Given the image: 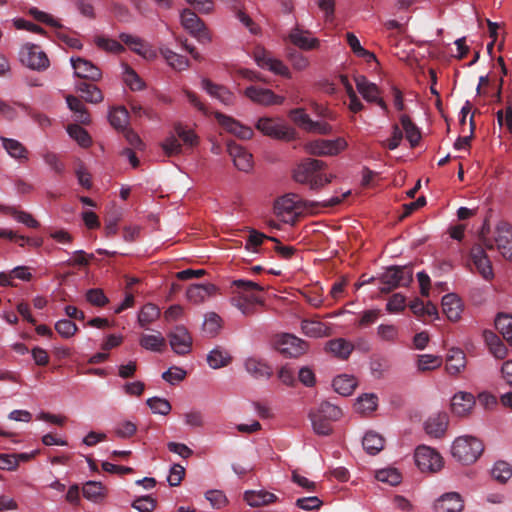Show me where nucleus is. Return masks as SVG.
Listing matches in <instances>:
<instances>
[{"instance_id":"nucleus-54","label":"nucleus","mask_w":512,"mask_h":512,"mask_svg":"<svg viewBox=\"0 0 512 512\" xmlns=\"http://www.w3.org/2000/svg\"><path fill=\"white\" fill-rule=\"evenodd\" d=\"M376 479L391 486L401 482V474L395 468L381 469L376 472Z\"/></svg>"},{"instance_id":"nucleus-7","label":"nucleus","mask_w":512,"mask_h":512,"mask_svg":"<svg viewBox=\"0 0 512 512\" xmlns=\"http://www.w3.org/2000/svg\"><path fill=\"white\" fill-rule=\"evenodd\" d=\"M256 128L264 135L278 140L291 141L295 139V130L276 120L268 117L260 118L256 123Z\"/></svg>"},{"instance_id":"nucleus-40","label":"nucleus","mask_w":512,"mask_h":512,"mask_svg":"<svg viewBox=\"0 0 512 512\" xmlns=\"http://www.w3.org/2000/svg\"><path fill=\"white\" fill-rule=\"evenodd\" d=\"M76 89L82 93V97L86 102L97 104L103 100L102 91L94 84L80 82Z\"/></svg>"},{"instance_id":"nucleus-53","label":"nucleus","mask_w":512,"mask_h":512,"mask_svg":"<svg viewBox=\"0 0 512 512\" xmlns=\"http://www.w3.org/2000/svg\"><path fill=\"white\" fill-rule=\"evenodd\" d=\"M491 474L495 480L505 483L512 476V467L505 461H498L494 464Z\"/></svg>"},{"instance_id":"nucleus-14","label":"nucleus","mask_w":512,"mask_h":512,"mask_svg":"<svg viewBox=\"0 0 512 512\" xmlns=\"http://www.w3.org/2000/svg\"><path fill=\"white\" fill-rule=\"evenodd\" d=\"M491 242L504 258L512 260V226L508 223H500Z\"/></svg>"},{"instance_id":"nucleus-4","label":"nucleus","mask_w":512,"mask_h":512,"mask_svg":"<svg viewBox=\"0 0 512 512\" xmlns=\"http://www.w3.org/2000/svg\"><path fill=\"white\" fill-rule=\"evenodd\" d=\"M484 450L483 443L473 436H460L453 442L452 456L463 464L474 463Z\"/></svg>"},{"instance_id":"nucleus-47","label":"nucleus","mask_w":512,"mask_h":512,"mask_svg":"<svg viewBox=\"0 0 512 512\" xmlns=\"http://www.w3.org/2000/svg\"><path fill=\"white\" fill-rule=\"evenodd\" d=\"M309 418L316 434L327 436L332 432L331 421L327 418L321 417L313 411L309 413Z\"/></svg>"},{"instance_id":"nucleus-22","label":"nucleus","mask_w":512,"mask_h":512,"mask_svg":"<svg viewBox=\"0 0 512 512\" xmlns=\"http://www.w3.org/2000/svg\"><path fill=\"white\" fill-rule=\"evenodd\" d=\"M244 367L255 379H269L273 375L272 367L263 359L249 357L244 362Z\"/></svg>"},{"instance_id":"nucleus-19","label":"nucleus","mask_w":512,"mask_h":512,"mask_svg":"<svg viewBox=\"0 0 512 512\" xmlns=\"http://www.w3.org/2000/svg\"><path fill=\"white\" fill-rule=\"evenodd\" d=\"M218 123L228 132L234 134L240 139H250L253 136V130L250 127L241 125L235 119L226 116L220 112L215 113Z\"/></svg>"},{"instance_id":"nucleus-27","label":"nucleus","mask_w":512,"mask_h":512,"mask_svg":"<svg viewBox=\"0 0 512 512\" xmlns=\"http://www.w3.org/2000/svg\"><path fill=\"white\" fill-rule=\"evenodd\" d=\"M326 350L335 357L346 360L354 350V345L344 338H336L326 343Z\"/></svg>"},{"instance_id":"nucleus-37","label":"nucleus","mask_w":512,"mask_h":512,"mask_svg":"<svg viewBox=\"0 0 512 512\" xmlns=\"http://www.w3.org/2000/svg\"><path fill=\"white\" fill-rule=\"evenodd\" d=\"M357 386V382L353 376L349 375H339L334 378L333 380V387L334 390L342 395V396H349L353 393Z\"/></svg>"},{"instance_id":"nucleus-57","label":"nucleus","mask_w":512,"mask_h":512,"mask_svg":"<svg viewBox=\"0 0 512 512\" xmlns=\"http://www.w3.org/2000/svg\"><path fill=\"white\" fill-rule=\"evenodd\" d=\"M377 335L383 341L395 342L399 337V329L392 324H381L377 328Z\"/></svg>"},{"instance_id":"nucleus-2","label":"nucleus","mask_w":512,"mask_h":512,"mask_svg":"<svg viewBox=\"0 0 512 512\" xmlns=\"http://www.w3.org/2000/svg\"><path fill=\"white\" fill-rule=\"evenodd\" d=\"M326 166L322 160L305 158L294 169L293 178L298 183L309 185L311 190H319L335 177L324 172Z\"/></svg>"},{"instance_id":"nucleus-39","label":"nucleus","mask_w":512,"mask_h":512,"mask_svg":"<svg viewBox=\"0 0 512 512\" xmlns=\"http://www.w3.org/2000/svg\"><path fill=\"white\" fill-rule=\"evenodd\" d=\"M364 450L370 455H376L384 448V438L375 433L367 432L362 440Z\"/></svg>"},{"instance_id":"nucleus-32","label":"nucleus","mask_w":512,"mask_h":512,"mask_svg":"<svg viewBox=\"0 0 512 512\" xmlns=\"http://www.w3.org/2000/svg\"><path fill=\"white\" fill-rule=\"evenodd\" d=\"M244 499L248 505L252 507H259L263 505H268L276 501L277 497L275 494L270 493L268 491L260 490V491H246L244 494Z\"/></svg>"},{"instance_id":"nucleus-61","label":"nucleus","mask_w":512,"mask_h":512,"mask_svg":"<svg viewBox=\"0 0 512 512\" xmlns=\"http://www.w3.org/2000/svg\"><path fill=\"white\" fill-rule=\"evenodd\" d=\"M95 43L99 48L109 52L121 53L125 51L124 46L120 42L105 37H97Z\"/></svg>"},{"instance_id":"nucleus-17","label":"nucleus","mask_w":512,"mask_h":512,"mask_svg":"<svg viewBox=\"0 0 512 512\" xmlns=\"http://www.w3.org/2000/svg\"><path fill=\"white\" fill-rule=\"evenodd\" d=\"M71 64L74 73L77 77L88 79L91 81H98L102 77V72L99 67L94 65L91 61L81 57L71 58Z\"/></svg>"},{"instance_id":"nucleus-8","label":"nucleus","mask_w":512,"mask_h":512,"mask_svg":"<svg viewBox=\"0 0 512 512\" xmlns=\"http://www.w3.org/2000/svg\"><path fill=\"white\" fill-rule=\"evenodd\" d=\"M275 348L284 356L299 357L303 355L307 349L308 344L304 340L292 335L283 334L275 340Z\"/></svg>"},{"instance_id":"nucleus-34","label":"nucleus","mask_w":512,"mask_h":512,"mask_svg":"<svg viewBox=\"0 0 512 512\" xmlns=\"http://www.w3.org/2000/svg\"><path fill=\"white\" fill-rule=\"evenodd\" d=\"M139 344L142 348L153 352H162L166 347V340L160 332L157 334H143L140 337Z\"/></svg>"},{"instance_id":"nucleus-9","label":"nucleus","mask_w":512,"mask_h":512,"mask_svg":"<svg viewBox=\"0 0 512 512\" xmlns=\"http://www.w3.org/2000/svg\"><path fill=\"white\" fill-rule=\"evenodd\" d=\"M415 462L421 471L435 472L442 468L441 455L428 446H419L415 451Z\"/></svg>"},{"instance_id":"nucleus-55","label":"nucleus","mask_w":512,"mask_h":512,"mask_svg":"<svg viewBox=\"0 0 512 512\" xmlns=\"http://www.w3.org/2000/svg\"><path fill=\"white\" fill-rule=\"evenodd\" d=\"M68 134L75 139L82 147H88L91 144V137L88 132L77 124L69 125Z\"/></svg>"},{"instance_id":"nucleus-44","label":"nucleus","mask_w":512,"mask_h":512,"mask_svg":"<svg viewBox=\"0 0 512 512\" xmlns=\"http://www.w3.org/2000/svg\"><path fill=\"white\" fill-rule=\"evenodd\" d=\"M346 40L353 53L358 57L364 58L367 62L376 60V57L372 52L364 49L361 46L360 41L356 37V35H354L351 32H348L346 33Z\"/></svg>"},{"instance_id":"nucleus-6","label":"nucleus","mask_w":512,"mask_h":512,"mask_svg":"<svg viewBox=\"0 0 512 512\" xmlns=\"http://www.w3.org/2000/svg\"><path fill=\"white\" fill-rule=\"evenodd\" d=\"M347 147L344 138L338 137L334 140L316 139L304 144V151L313 156H335Z\"/></svg>"},{"instance_id":"nucleus-31","label":"nucleus","mask_w":512,"mask_h":512,"mask_svg":"<svg viewBox=\"0 0 512 512\" xmlns=\"http://www.w3.org/2000/svg\"><path fill=\"white\" fill-rule=\"evenodd\" d=\"M399 120L405 132V137L409 141L411 147H416L421 140L420 129L406 114H401Z\"/></svg>"},{"instance_id":"nucleus-28","label":"nucleus","mask_w":512,"mask_h":512,"mask_svg":"<svg viewBox=\"0 0 512 512\" xmlns=\"http://www.w3.org/2000/svg\"><path fill=\"white\" fill-rule=\"evenodd\" d=\"M216 292V286L208 284H194L188 287L186 295L189 301L201 303Z\"/></svg>"},{"instance_id":"nucleus-41","label":"nucleus","mask_w":512,"mask_h":512,"mask_svg":"<svg viewBox=\"0 0 512 512\" xmlns=\"http://www.w3.org/2000/svg\"><path fill=\"white\" fill-rule=\"evenodd\" d=\"M0 211L5 214L11 215L15 220L25 224L30 228L39 227V222L33 216L25 211H19L14 207L0 205Z\"/></svg>"},{"instance_id":"nucleus-59","label":"nucleus","mask_w":512,"mask_h":512,"mask_svg":"<svg viewBox=\"0 0 512 512\" xmlns=\"http://www.w3.org/2000/svg\"><path fill=\"white\" fill-rule=\"evenodd\" d=\"M149 408L153 411V413L167 415L171 411L170 403L163 398L152 397L147 399L146 401Z\"/></svg>"},{"instance_id":"nucleus-52","label":"nucleus","mask_w":512,"mask_h":512,"mask_svg":"<svg viewBox=\"0 0 512 512\" xmlns=\"http://www.w3.org/2000/svg\"><path fill=\"white\" fill-rule=\"evenodd\" d=\"M378 398L375 394H364L359 397L355 404L356 411L366 414L374 411L377 408Z\"/></svg>"},{"instance_id":"nucleus-62","label":"nucleus","mask_w":512,"mask_h":512,"mask_svg":"<svg viewBox=\"0 0 512 512\" xmlns=\"http://www.w3.org/2000/svg\"><path fill=\"white\" fill-rule=\"evenodd\" d=\"M86 300L90 304L98 307L106 305L109 301L103 290L99 288L89 289L86 292Z\"/></svg>"},{"instance_id":"nucleus-23","label":"nucleus","mask_w":512,"mask_h":512,"mask_svg":"<svg viewBox=\"0 0 512 512\" xmlns=\"http://www.w3.org/2000/svg\"><path fill=\"white\" fill-rule=\"evenodd\" d=\"M475 404L474 396L468 392L456 393L451 400L453 414L462 417L467 415Z\"/></svg>"},{"instance_id":"nucleus-35","label":"nucleus","mask_w":512,"mask_h":512,"mask_svg":"<svg viewBox=\"0 0 512 512\" xmlns=\"http://www.w3.org/2000/svg\"><path fill=\"white\" fill-rule=\"evenodd\" d=\"M160 54L168 65L175 70L182 71L189 67V60L185 56L177 54L167 47L160 48Z\"/></svg>"},{"instance_id":"nucleus-60","label":"nucleus","mask_w":512,"mask_h":512,"mask_svg":"<svg viewBox=\"0 0 512 512\" xmlns=\"http://www.w3.org/2000/svg\"><path fill=\"white\" fill-rule=\"evenodd\" d=\"M441 365L440 358L430 355L423 354L418 357L417 367L420 371H428L438 368Z\"/></svg>"},{"instance_id":"nucleus-56","label":"nucleus","mask_w":512,"mask_h":512,"mask_svg":"<svg viewBox=\"0 0 512 512\" xmlns=\"http://www.w3.org/2000/svg\"><path fill=\"white\" fill-rule=\"evenodd\" d=\"M221 327V318L214 312L208 313L203 323V331L210 336H215Z\"/></svg>"},{"instance_id":"nucleus-63","label":"nucleus","mask_w":512,"mask_h":512,"mask_svg":"<svg viewBox=\"0 0 512 512\" xmlns=\"http://www.w3.org/2000/svg\"><path fill=\"white\" fill-rule=\"evenodd\" d=\"M45 163L57 174L61 175L65 171L64 163L59 159L58 155L53 152H47L43 155Z\"/></svg>"},{"instance_id":"nucleus-36","label":"nucleus","mask_w":512,"mask_h":512,"mask_svg":"<svg viewBox=\"0 0 512 512\" xmlns=\"http://www.w3.org/2000/svg\"><path fill=\"white\" fill-rule=\"evenodd\" d=\"M290 41L297 47L303 50H311L319 45V41L316 38H308L304 35V32L298 27L294 28L289 34Z\"/></svg>"},{"instance_id":"nucleus-33","label":"nucleus","mask_w":512,"mask_h":512,"mask_svg":"<svg viewBox=\"0 0 512 512\" xmlns=\"http://www.w3.org/2000/svg\"><path fill=\"white\" fill-rule=\"evenodd\" d=\"M83 496L95 503H100L106 497L107 489L101 482L88 481L84 484Z\"/></svg>"},{"instance_id":"nucleus-64","label":"nucleus","mask_w":512,"mask_h":512,"mask_svg":"<svg viewBox=\"0 0 512 512\" xmlns=\"http://www.w3.org/2000/svg\"><path fill=\"white\" fill-rule=\"evenodd\" d=\"M132 507L140 512H151L156 507V501L150 496H143L134 500Z\"/></svg>"},{"instance_id":"nucleus-20","label":"nucleus","mask_w":512,"mask_h":512,"mask_svg":"<svg viewBox=\"0 0 512 512\" xmlns=\"http://www.w3.org/2000/svg\"><path fill=\"white\" fill-rule=\"evenodd\" d=\"M227 151L240 171L248 172L252 168V155L242 146L231 141L227 143Z\"/></svg>"},{"instance_id":"nucleus-42","label":"nucleus","mask_w":512,"mask_h":512,"mask_svg":"<svg viewBox=\"0 0 512 512\" xmlns=\"http://www.w3.org/2000/svg\"><path fill=\"white\" fill-rule=\"evenodd\" d=\"M232 358L227 351L217 347L207 355V363L213 369H219L227 366Z\"/></svg>"},{"instance_id":"nucleus-45","label":"nucleus","mask_w":512,"mask_h":512,"mask_svg":"<svg viewBox=\"0 0 512 512\" xmlns=\"http://www.w3.org/2000/svg\"><path fill=\"white\" fill-rule=\"evenodd\" d=\"M495 327L503 338L512 346V317L499 314L495 319Z\"/></svg>"},{"instance_id":"nucleus-1","label":"nucleus","mask_w":512,"mask_h":512,"mask_svg":"<svg viewBox=\"0 0 512 512\" xmlns=\"http://www.w3.org/2000/svg\"><path fill=\"white\" fill-rule=\"evenodd\" d=\"M231 289L233 296L231 304L239 309L245 316L254 315L257 312L256 305H263L264 301L253 293L263 291L264 288L256 282L246 279L232 281Z\"/></svg>"},{"instance_id":"nucleus-11","label":"nucleus","mask_w":512,"mask_h":512,"mask_svg":"<svg viewBox=\"0 0 512 512\" xmlns=\"http://www.w3.org/2000/svg\"><path fill=\"white\" fill-rule=\"evenodd\" d=\"M356 88L362 97L370 103H376L385 114H388L389 109L387 103L380 97V89L375 83L368 81L363 75L355 76L354 78Z\"/></svg>"},{"instance_id":"nucleus-38","label":"nucleus","mask_w":512,"mask_h":512,"mask_svg":"<svg viewBox=\"0 0 512 512\" xmlns=\"http://www.w3.org/2000/svg\"><path fill=\"white\" fill-rule=\"evenodd\" d=\"M3 144L4 149L7 151V153L18 160H27L28 159V151L23 146L22 143H20L18 140L10 139L6 137L0 138Z\"/></svg>"},{"instance_id":"nucleus-24","label":"nucleus","mask_w":512,"mask_h":512,"mask_svg":"<svg viewBox=\"0 0 512 512\" xmlns=\"http://www.w3.org/2000/svg\"><path fill=\"white\" fill-rule=\"evenodd\" d=\"M202 87L210 96L218 99L224 105L233 104L234 95L225 86L213 83L209 79H203Z\"/></svg>"},{"instance_id":"nucleus-46","label":"nucleus","mask_w":512,"mask_h":512,"mask_svg":"<svg viewBox=\"0 0 512 512\" xmlns=\"http://www.w3.org/2000/svg\"><path fill=\"white\" fill-rule=\"evenodd\" d=\"M160 316V309L151 303L143 306L138 314V322L141 327L146 328L147 325L155 321Z\"/></svg>"},{"instance_id":"nucleus-10","label":"nucleus","mask_w":512,"mask_h":512,"mask_svg":"<svg viewBox=\"0 0 512 512\" xmlns=\"http://www.w3.org/2000/svg\"><path fill=\"white\" fill-rule=\"evenodd\" d=\"M21 62L27 67L42 71L48 68L49 60L47 55L34 44H25L20 51Z\"/></svg>"},{"instance_id":"nucleus-18","label":"nucleus","mask_w":512,"mask_h":512,"mask_svg":"<svg viewBox=\"0 0 512 512\" xmlns=\"http://www.w3.org/2000/svg\"><path fill=\"white\" fill-rule=\"evenodd\" d=\"M119 39L133 52L137 53L143 58L147 60H153L156 58V52L151 47H149L140 37L127 33H121L119 35Z\"/></svg>"},{"instance_id":"nucleus-5","label":"nucleus","mask_w":512,"mask_h":512,"mask_svg":"<svg viewBox=\"0 0 512 512\" xmlns=\"http://www.w3.org/2000/svg\"><path fill=\"white\" fill-rule=\"evenodd\" d=\"M413 280V270L410 266H391L379 277L381 293H390L398 287H406Z\"/></svg>"},{"instance_id":"nucleus-50","label":"nucleus","mask_w":512,"mask_h":512,"mask_svg":"<svg viewBox=\"0 0 512 512\" xmlns=\"http://www.w3.org/2000/svg\"><path fill=\"white\" fill-rule=\"evenodd\" d=\"M124 82L133 91H141L145 88L144 81L136 71L127 64L124 65Z\"/></svg>"},{"instance_id":"nucleus-49","label":"nucleus","mask_w":512,"mask_h":512,"mask_svg":"<svg viewBox=\"0 0 512 512\" xmlns=\"http://www.w3.org/2000/svg\"><path fill=\"white\" fill-rule=\"evenodd\" d=\"M314 412L321 417L327 418L331 422L339 420L342 416L341 409L329 401L322 402L318 409Z\"/></svg>"},{"instance_id":"nucleus-48","label":"nucleus","mask_w":512,"mask_h":512,"mask_svg":"<svg viewBox=\"0 0 512 512\" xmlns=\"http://www.w3.org/2000/svg\"><path fill=\"white\" fill-rule=\"evenodd\" d=\"M129 113L125 107H117L110 111L109 121L116 129H125L128 124Z\"/></svg>"},{"instance_id":"nucleus-43","label":"nucleus","mask_w":512,"mask_h":512,"mask_svg":"<svg viewBox=\"0 0 512 512\" xmlns=\"http://www.w3.org/2000/svg\"><path fill=\"white\" fill-rule=\"evenodd\" d=\"M300 200L294 194H288L279 198L275 203V210L278 215L291 214L299 208Z\"/></svg>"},{"instance_id":"nucleus-58","label":"nucleus","mask_w":512,"mask_h":512,"mask_svg":"<svg viewBox=\"0 0 512 512\" xmlns=\"http://www.w3.org/2000/svg\"><path fill=\"white\" fill-rule=\"evenodd\" d=\"M55 330L64 338H70L78 331L77 325L69 319H61L56 322Z\"/></svg>"},{"instance_id":"nucleus-30","label":"nucleus","mask_w":512,"mask_h":512,"mask_svg":"<svg viewBox=\"0 0 512 512\" xmlns=\"http://www.w3.org/2000/svg\"><path fill=\"white\" fill-rule=\"evenodd\" d=\"M466 366V357L460 349H451L446 358V370L450 375L459 374Z\"/></svg>"},{"instance_id":"nucleus-15","label":"nucleus","mask_w":512,"mask_h":512,"mask_svg":"<svg viewBox=\"0 0 512 512\" xmlns=\"http://www.w3.org/2000/svg\"><path fill=\"white\" fill-rule=\"evenodd\" d=\"M254 59L259 67L268 69L277 75L290 77L287 66H285L282 61L271 57L268 51L264 49L255 51Z\"/></svg>"},{"instance_id":"nucleus-21","label":"nucleus","mask_w":512,"mask_h":512,"mask_svg":"<svg viewBox=\"0 0 512 512\" xmlns=\"http://www.w3.org/2000/svg\"><path fill=\"white\" fill-rule=\"evenodd\" d=\"M464 501L457 492H448L442 495L434 504L436 512H461Z\"/></svg>"},{"instance_id":"nucleus-25","label":"nucleus","mask_w":512,"mask_h":512,"mask_svg":"<svg viewBox=\"0 0 512 512\" xmlns=\"http://www.w3.org/2000/svg\"><path fill=\"white\" fill-rule=\"evenodd\" d=\"M448 423V415L446 413L432 415L425 422V431L430 436L440 438L445 433Z\"/></svg>"},{"instance_id":"nucleus-29","label":"nucleus","mask_w":512,"mask_h":512,"mask_svg":"<svg viewBox=\"0 0 512 512\" xmlns=\"http://www.w3.org/2000/svg\"><path fill=\"white\" fill-rule=\"evenodd\" d=\"M301 329L306 336L313 338L327 337L331 334V329L319 320H302Z\"/></svg>"},{"instance_id":"nucleus-12","label":"nucleus","mask_w":512,"mask_h":512,"mask_svg":"<svg viewBox=\"0 0 512 512\" xmlns=\"http://www.w3.org/2000/svg\"><path fill=\"white\" fill-rule=\"evenodd\" d=\"M181 24L183 28L187 30L193 37L197 38L198 41L202 42L204 40H210L206 31L205 24L197 16V14L190 9H184L182 11Z\"/></svg>"},{"instance_id":"nucleus-26","label":"nucleus","mask_w":512,"mask_h":512,"mask_svg":"<svg viewBox=\"0 0 512 512\" xmlns=\"http://www.w3.org/2000/svg\"><path fill=\"white\" fill-rule=\"evenodd\" d=\"M442 309L450 321H458L462 313L461 300L457 297L456 294H446L442 298Z\"/></svg>"},{"instance_id":"nucleus-3","label":"nucleus","mask_w":512,"mask_h":512,"mask_svg":"<svg viewBox=\"0 0 512 512\" xmlns=\"http://www.w3.org/2000/svg\"><path fill=\"white\" fill-rule=\"evenodd\" d=\"M488 233L489 225L485 221L478 234V243L474 244L470 250V258L479 274L485 280H490L494 276L491 261L485 252V249H494V244L488 237Z\"/></svg>"},{"instance_id":"nucleus-51","label":"nucleus","mask_w":512,"mask_h":512,"mask_svg":"<svg viewBox=\"0 0 512 512\" xmlns=\"http://www.w3.org/2000/svg\"><path fill=\"white\" fill-rule=\"evenodd\" d=\"M264 240L278 242V239L275 237L267 236L261 232H258L257 230L251 229L245 244V248L247 250H252L256 252L257 247L260 246Z\"/></svg>"},{"instance_id":"nucleus-16","label":"nucleus","mask_w":512,"mask_h":512,"mask_svg":"<svg viewBox=\"0 0 512 512\" xmlns=\"http://www.w3.org/2000/svg\"><path fill=\"white\" fill-rule=\"evenodd\" d=\"M245 95L253 102L266 106L280 105L284 102V97L276 95L272 90L256 86L247 87Z\"/></svg>"},{"instance_id":"nucleus-13","label":"nucleus","mask_w":512,"mask_h":512,"mask_svg":"<svg viewBox=\"0 0 512 512\" xmlns=\"http://www.w3.org/2000/svg\"><path fill=\"white\" fill-rule=\"evenodd\" d=\"M172 350L178 355H187L192 349V337L184 326H176L168 333Z\"/></svg>"}]
</instances>
